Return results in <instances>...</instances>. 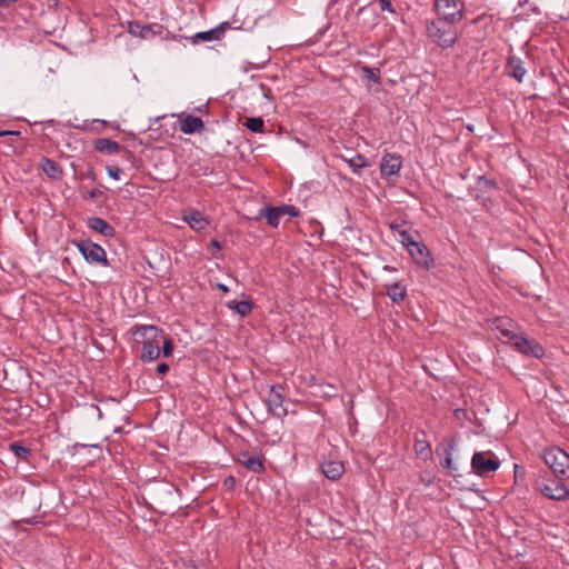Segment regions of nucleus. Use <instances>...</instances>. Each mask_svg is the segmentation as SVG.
<instances>
[{
  "instance_id": "79ce46f5",
  "label": "nucleus",
  "mask_w": 569,
  "mask_h": 569,
  "mask_svg": "<svg viewBox=\"0 0 569 569\" xmlns=\"http://www.w3.org/2000/svg\"><path fill=\"white\" fill-rule=\"evenodd\" d=\"M14 134H19V132L12 131V130H1L0 131V137L14 136Z\"/></svg>"
},
{
  "instance_id": "1a4fd4ad",
  "label": "nucleus",
  "mask_w": 569,
  "mask_h": 569,
  "mask_svg": "<svg viewBox=\"0 0 569 569\" xmlns=\"http://www.w3.org/2000/svg\"><path fill=\"white\" fill-rule=\"evenodd\" d=\"M163 26L160 23L142 24L139 21H132L128 24V32L133 37L151 40L163 32Z\"/></svg>"
},
{
  "instance_id": "aec40b11",
  "label": "nucleus",
  "mask_w": 569,
  "mask_h": 569,
  "mask_svg": "<svg viewBox=\"0 0 569 569\" xmlns=\"http://www.w3.org/2000/svg\"><path fill=\"white\" fill-rule=\"evenodd\" d=\"M42 171L51 180H60L63 176L61 167L50 158L43 157L40 164Z\"/></svg>"
},
{
  "instance_id": "39448f33",
  "label": "nucleus",
  "mask_w": 569,
  "mask_h": 569,
  "mask_svg": "<svg viewBox=\"0 0 569 569\" xmlns=\"http://www.w3.org/2000/svg\"><path fill=\"white\" fill-rule=\"evenodd\" d=\"M80 253L89 263H99L104 267L109 266L106 250L98 243L89 239H82L76 242Z\"/></svg>"
},
{
  "instance_id": "c85d7f7f",
  "label": "nucleus",
  "mask_w": 569,
  "mask_h": 569,
  "mask_svg": "<svg viewBox=\"0 0 569 569\" xmlns=\"http://www.w3.org/2000/svg\"><path fill=\"white\" fill-rule=\"evenodd\" d=\"M244 127L256 133L263 132L264 122L260 117L248 118L244 122Z\"/></svg>"
},
{
  "instance_id": "2f4dec72",
  "label": "nucleus",
  "mask_w": 569,
  "mask_h": 569,
  "mask_svg": "<svg viewBox=\"0 0 569 569\" xmlns=\"http://www.w3.org/2000/svg\"><path fill=\"white\" fill-rule=\"evenodd\" d=\"M162 353L164 357H170L172 356V352H173V349H174V346H173V342L170 338H167L162 335Z\"/></svg>"
},
{
  "instance_id": "a18cd8bd",
  "label": "nucleus",
  "mask_w": 569,
  "mask_h": 569,
  "mask_svg": "<svg viewBox=\"0 0 569 569\" xmlns=\"http://www.w3.org/2000/svg\"><path fill=\"white\" fill-rule=\"evenodd\" d=\"M421 481L426 485V486H430L433 481L432 477H428V478H425V477H421Z\"/></svg>"
},
{
  "instance_id": "393cba45",
  "label": "nucleus",
  "mask_w": 569,
  "mask_h": 569,
  "mask_svg": "<svg viewBox=\"0 0 569 569\" xmlns=\"http://www.w3.org/2000/svg\"><path fill=\"white\" fill-rule=\"evenodd\" d=\"M386 293L392 302L399 303L407 297V289L399 282L386 284Z\"/></svg>"
},
{
  "instance_id": "7ed1b4c3",
  "label": "nucleus",
  "mask_w": 569,
  "mask_h": 569,
  "mask_svg": "<svg viewBox=\"0 0 569 569\" xmlns=\"http://www.w3.org/2000/svg\"><path fill=\"white\" fill-rule=\"evenodd\" d=\"M438 18L449 23H458L465 16V3L461 0H435Z\"/></svg>"
},
{
  "instance_id": "bb28decb",
  "label": "nucleus",
  "mask_w": 569,
  "mask_h": 569,
  "mask_svg": "<svg viewBox=\"0 0 569 569\" xmlns=\"http://www.w3.org/2000/svg\"><path fill=\"white\" fill-rule=\"evenodd\" d=\"M349 168L353 173L360 176L361 170L370 166L369 161L362 154H356L355 157L347 160Z\"/></svg>"
},
{
  "instance_id": "e433bc0d",
  "label": "nucleus",
  "mask_w": 569,
  "mask_h": 569,
  "mask_svg": "<svg viewBox=\"0 0 569 569\" xmlns=\"http://www.w3.org/2000/svg\"><path fill=\"white\" fill-rule=\"evenodd\" d=\"M107 171L111 179L118 180L120 178L121 169L118 166H108Z\"/></svg>"
},
{
  "instance_id": "f8f14e48",
  "label": "nucleus",
  "mask_w": 569,
  "mask_h": 569,
  "mask_svg": "<svg viewBox=\"0 0 569 569\" xmlns=\"http://www.w3.org/2000/svg\"><path fill=\"white\" fill-rule=\"evenodd\" d=\"M505 71L508 76L515 78L519 83L523 81V78L527 73L523 61L516 56L508 57Z\"/></svg>"
},
{
  "instance_id": "a878e982",
  "label": "nucleus",
  "mask_w": 569,
  "mask_h": 569,
  "mask_svg": "<svg viewBox=\"0 0 569 569\" xmlns=\"http://www.w3.org/2000/svg\"><path fill=\"white\" fill-rule=\"evenodd\" d=\"M400 242L402 246L409 251V248H412L420 240V233L418 231L409 232L407 230L399 231Z\"/></svg>"
},
{
  "instance_id": "4468645a",
  "label": "nucleus",
  "mask_w": 569,
  "mask_h": 569,
  "mask_svg": "<svg viewBox=\"0 0 569 569\" xmlns=\"http://www.w3.org/2000/svg\"><path fill=\"white\" fill-rule=\"evenodd\" d=\"M180 130L186 134L201 132L204 129V123L201 118L192 114H183L180 117Z\"/></svg>"
},
{
  "instance_id": "6ab92c4d",
  "label": "nucleus",
  "mask_w": 569,
  "mask_h": 569,
  "mask_svg": "<svg viewBox=\"0 0 569 569\" xmlns=\"http://www.w3.org/2000/svg\"><path fill=\"white\" fill-rule=\"evenodd\" d=\"M162 338H156L154 340L144 341L141 345L140 358L142 361H154L160 356V342Z\"/></svg>"
},
{
  "instance_id": "cd10ccee",
  "label": "nucleus",
  "mask_w": 569,
  "mask_h": 569,
  "mask_svg": "<svg viewBox=\"0 0 569 569\" xmlns=\"http://www.w3.org/2000/svg\"><path fill=\"white\" fill-rule=\"evenodd\" d=\"M497 330L500 333V339H506V342H509L510 345L517 338V336L520 333L513 329L505 327L503 321H500V323L497 325Z\"/></svg>"
},
{
  "instance_id": "4be33fe9",
  "label": "nucleus",
  "mask_w": 569,
  "mask_h": 569,
  "mask_svg": "<svg viewBox=\"0 0 569 569\" xmlns=\"http://www.w3.org/2000/svg\"><path fill=\"white\" fill-rule=\"evenodd\" d=\"M93 147L97 151L106 154L118 153L121 149L120 144L117 141H113L108 138H99L94 140Z\"/></svg>"
},
{
  "instance_id": "09e8293b",
  "label": "nucleus",
  "mask_w": 569,
  "mask_h": 569,
  "mask_svg": "<svg viewBox=\"0 0 569 569\" xmlns=\"http://www.w3.org/2000/svg\"><path fill=\"white\" fill-rule=\"evenodd\" d=\"M365 10H366V8H365V7H361V8L358 10V14H361Z\"/></svg>"
},
{
  "instance_id": "f03ea898",
  "label": "nucleus",
  "mask_w": 569,
  "mask_h": 569,
  "mask_svg": "<svg viewBox=\"0 0 569 569\" xmlns=\"http://www.w3.org/2000/svg\"><path fill=\"white\" fill-rule=\"evenodd\" d=\"M543 461L557 478L568 477L569 455L559 447L547 448L543 452Z\"/></svg>"
},
{
  "instance_id": "7c9ffc66",
  "label": "nucleus",
  "mask_w": 569,
  "mask_h": 569,
  "mask_svg": "<svg viewBox=\"0 0 569 569\" xmlns=\"http://www.w3.org/2000/svg\"><path fill=\"white\" fill-rule=\"evenodd\" d=\"M362 72L368 80H370L375 83L380 82V70L378 68H371L368 66H363Z\"/></svg>"
},
{
  "instance_id": "a19ab883",
  "label": "nucleus",
  "mask_w": 569,
  "mask_h": 569,
  "mask_svg": "<svg viewBox=\"0 0 569 569\" xmlns=\"http://www.w3.org/2000/svg\"><path fill=\"white\" fill-rule=\"evenodd\" d=\"M480 183L487 188H497V183L492 179H488L486 177L480 178Z\"/></svg>"
},
{
  "instance_id": "b1692460",
  "label": "nucleus",
  "mask_w": 569,
  "mask_h": 569,
  "mask_svg": "<svg viewBox=\"0 0 569 569\" xmlns=\"http://www.w3.org/2000/svg\"><path fill=\"white\" fill-rule=\"evenodd\" d=\"M281 211L279 207H266L259 211V216L264 217L271 227L277 228L283 217Z\"/></svg>"
},
{
  "instance_id": "37998d69",
  "label": "nucleus",
  "mask_w": 569,
  "mask_h": 569,
  "mask_svg": "<svg viewBox=\"0 0 569 569\" xmlns=\"http://www.w3.org/2000/svg\"><path fill=\"white\" fill-rule=\"evenodd\" d=\"M400 227L401 226L398 222H396V221H392V222L389 223V228L391 230H393V231H397L398 233H399L400 230H402Z\"/></svg>"
},
{
  "instance_id": "412c9836",
  "label": "nucleus",
  "mask_w": 569,
  "mask_h": 569,
  "mask_svg": "<svg viewBox=\"0 0 569 569\" xmlns=\"http://www.w3.org/2000/svg\"><path fill=\"white\" fill-rule=\"evenodd\" d=\"M322 473L330 480H338L345 472V466L341 461H328L321 466Z\"/></svg>"
},
{
  "instance_id": "49530a36",
  "label": "nucleus",
  "mask_w": 569,
  "mask_h": 569,
  "mask_svg": "<svg viewBox=\"0 0 569 569\" xmlns=\"http://www.w3.org/2000/svg\"><path fill=\"white\" fill-rule=\"evenodd\" d=\"M211 246L218 250H221V244L217 239L211 240Z\"/></svg>"
},
{
  "instance_id": "8fccbe9b",
  "label": "nucleus",
  "mask_w": 569,
  "mask_h": 569,
  "mask_svg": "<svg viewBox=\"0 0 569 569\" xmlns=\"http://www.w3.org/2000/svg\"><path fill=\"white\" fill-rule=\"evenodd\" d=\"M329 387H330V388H327V391H330V389H333V390H335L333 386H329Z\"/></svg>"
},
{
  "instance_id": "c03bdc74",
  "label": "nucleus",
  "mask_w": 569,
  "mask_h": 569,
  "mask_svg": "<svg viewBox=\"0 0 569 569\" xmlns=\"http://www.w3.org/2000/svg\"><path fill=\"white\" fill-rule=\"evenodd\" d=\"M18 0H0V6L8 7L12 3H16Z\"/></svg>"
},
{
  "instance_id": "f3484780",
  "label": "nucleus",
  "mask_w": 569,
  "mask_h": 569,
  "mask_svg": "<svg viewBox=\"0 0 569 569\" xmlns=\"http://www.w3.org/2000/svg\"><path fill=\"white\" fill-rule=\"evenodd\" d=\"M237 461L254 473L264 472V465L262 458L252 457L247 451L239 452Z\"/></svg>"
},
{
  "instance_id": "de8ad7c7",
  "label": "nucleus",
  "mask_w": 569,
  "mask_h": 569,
  "mask_svg": "<svg viewBox=\"0 0 569 569\" xmlns=\"http://www.w3.org/2000/svg\"><path fill=\"white\" fill-rule=\"evenodd\" d=\"M217 288L219 290L223 291V292H228L229 291V288L226 284H223V283H218Z\"/></svg>"
},
{
  "instance_id": "4c0bfd02",
  "label": "nucleus",
  "mask_w": 569,
  "mask_h": 569,
  "mask_svg": "<svg viewBox=\"0 0 569 569\" xmlns=\"http://www.w3.org/2000/svg\"><path fill=\"white\" fill-rule=\"evenodd\" d=\"M223 488L231 491L236 488V478L233 476H228L223 480Z\"/></svg>"
},
{
  "instance_id": "ea45409f",
  "label": "nucleus",
  "mask_w": 569,
  "mask_h": 569,
  "mask_svg": "<svg viewBox=\"0 0 569 569\" xmlns=\"http://www.w3.org/2000/svg\"><path fill=\"white\" fill-rule=\"evenodd\" d=\"M169 369L170 367L168 363L161 362L157 366L156 371L159 376H164L166 373H168Z\"/></svg>"
},
{
  "instance_id": "dca6fc26",
  "label": "nucleus",
  "mask_w": 569,
  "mask_h": 569,
  "mask_svg": "<svg viewBox=\"0 0 569 569\" xmlns=\"http://www.w3.org/2000/svg\"><path fill=\"white\" fill-rule=\"evenodd\" d=\"M87 226L106 238L116 236V229L102 218L90 217L87 219Z\"/></svg>"
},
{
  "instance_id": "423d86ee",
  "label": "nucleus",
  "mask_w": 569,
  "mask_h": 569,
  "mask_svg": "<svg viewBox=\"0 0 569 569\" xmlns=\"http://www.w3.org/2000/svg\"><path fill=\"white\" fill-rule=\"evenodd\" d=\"M561 479L562 478H558V480H541L537 482V489L551 500H565L569 497V490Z\"/></svg>"
},
{
  "instance_id": "473e14b6",
  "label": "nucleus",
  "mask_w": 569,
  "mask_h": 569,
  "mask_svg": "<svg viewBox=\"0 0 569 569\" xmlns=\"http://www.w3.org/2000/svg\"><path fill=\"white\" fill-rule=\"evenodd\" d=\"M279 208L280 210H282L281 212L283 213V216L288 214L290 217H298L300 213L299 209L291 204H282L279 206Z\"/></svg>"
},
{
  "instance_id": "72a5a7b5",
  "label": "nucleus",
  "mask_w": 569,
  "mask_h": 569,
  "mask_svg": "<svg viewBox=\"0 0 569 569\" xmlns=\"http://www.w3.org/2000/svg\"><path fill=\"white\" fill-rule=\"evenodd\" d=\"M442 467L446 468V469H449L450 470V473L452 476H455L453 471L457 470V467L453 466L452 463V458H451V452L450 450L448 449L447 450V455H446V458L443 459V461L441 462Z\"/></svg>"
},
{
  "instance_id": "3c124183",
  "label": "nucleus",
  "mask_w": 569,
  "mask_h": 569,
  "mask_svg": "<svg viewBox=\"0 0 569 569\" xmlns=\"http://www.w3.org/2000/svg\"><path fill=\"white\" fill-rule=\"evenodd\" d=\"M329 387H330V388H327V391H330V389H333V390H335L333 386H329Z\"/></svg>"
},
{
  "instance_id": "c9c22d12",
  "label": "nucleus",
  "mask_w": 569,
  "mask_h": 569,
  "mask_svg": "<svg viewBox=\"0 0 569 569\" xmlns=\"http://www.w3.org/2000/svg\"><path fill=\"white\" fill-rule=\"evenodd\" d=\"M103 194L102 190L96 188V189H91V190H88L84 194H83V198L84 199H99L101 196Z\"/></svg>"
},
{
  "instance_id": "20e7f679",
  "label": "nucleus",
  "mask_w": 569,
  "mask_h": 569,
  "mask_svg": "<svg viewBox=\"0 0 569 569\" xmlns=\"http://www.w3.org/2000/svg\"><path fill=\"white\" fill-rule=\"evenodd\" d=\"M500 467L499 458L492 451L475 452L471 458V468L479 477H487Z\"/></svg>"
},
{
  "instance_id": "a211bd4d",
  "label": "nucleus",
  "mask_w": 569,
  "mask_h": 569,
  "mask_svg": "<svg viewBox=\"0 0 569 569\" xmlns=\"http://www.w3.org/2000/svg\"><path fill=\"white\" fill-rule=\"evenodd\" d=\"M183 220L194 231H202L209 226V219L198 210H191L183 214Z\"/></svg>"
},
{
  "instance_id": "58836bf2",
  "label": "nucleus",
  "mask_w": 569,
  "mask_h": 569,
  "mask_svg": "<svg viewBox=\"0 0 569 569\" xmlns=\"http://www.w3.org/2000/svg\"><path fill=\"white\" fill-rule=\"evenodd\" d=\"M378 1L380 2V7H381L382 11H388V12H391V13L395 12V9H393V6L391 3V0H378Z\"/></svg>"
},
{
  "instance_id": "ddd939ff",
  "label": "nucleus",
  "mask_w": 569,
  "mask_h": 569,
  "mask_svg": "<svg viewBox=\"0 0 569 569\" xmlns=\"http://www.w3.org/2000/svg\"><path fill=\"white\" fill-rule=\"evenodd\" d=\"M133 337L138 345H143L144 341L162 338V330L154 326H138L133 331Z\"/></svg>"
},
{
  "instance_id": "9d476101",
  "label": "nucleus",
  "mask_w": 569,
  "mask_h": 569,
  "mask_svg": "<svg viewBox=\"0 0 569 569\" xmlns=\"http://www.w3.org/2000/svg\"><path fill=\"white\" fill-rule=\"evenodd\" d=\"M408 253L412 258L413 262L425 270H430L435 266V260L431 257L428 247L422 241H419L412 248H409Z\"/></svg>"
},
{
  "instance_id": "0eeeda50",
  "label": "nucleus",
  "mask_w": 569,
  "mask_h": 569,
  "mask_svg": "<svg viewBox=\"0 0 569 569\" xmlns=\"http://www.w3.org/2000/svg\"><path fill=\"white\" fill-rule=\"evenodd\" d=\"M511 346L520 353L540 359L545 355L542 346L528 335L520 332Z\"/></svg>"
},
{
  "instance_id": "6e6552de",
  "label": "nucleus",
  "mask_w": 569,
  "mask_h": 569,
  "mask_svg": "<svg viewBox=\"0 0 569 569\" xmlns=\"http://www.w3.org/2000/svg\"><path fill=\"white\" fill-rule=\"evenodd\" d=\"M266 402L269 413L273 417L281 419L288 415V410L283 406V387L281 385L270 386Z\"/></svg>"
},
{
  "instance_id": "f704fd0d",
  "label": "nucleus",
  "mask_w": 569,
  "mask_h": 569,
  "mask_svg": "<svg viewBox=\"0 0 569 569\" xmlns=\"http://www.w3.org/2000/svg\"><path fill=\"white\" fill-rule=\"evenodd\" d=\"M415 451L418 453V455H423L425 452L427 451H430V446L427 441L425 440H417L415 442Z\"/></svg>"
},
{
  "instance_id": "2eb2a0df",
  "label": "nucleus",
  "mask_w": 569,
  "mask_h": 569,
  "mask_svg": "<svg viewBox=\"0 0 569 569\" xmlns=\"http://www.w3.org/2000/svg\"><path fill=\"white\" fill-rule=\"evenodd\" d=\"M229 28L230 23L228 21L221 22L219 26L211 30L196 33L192 38V42L197 43L198 41L220 40L223 37L224 31Z\"/></svg>"
},
{
  "instance_id": "5701e85b",
  "label": "nucleus",
  "mask_w": 569,
  "mask_h": 569,
  "mask_svg": "<svg viewBox=\"0 0 569 569\" xmlns=\"http://www.w3.org/2000/svg\"><path fill=\"white\" fill-rule=\"evenodd\" d=\"M253 306L254 305L250 299L242 301L230 300L227 302V308L241 317H247L251 313Z\"/></svg>"
},
{
  "instance_id": "c756f323",
  "label": "nucleus",
  "mask_w": 569,
  "mask_h": 569,
  "mask_svg": "<svg viewBox=\"0 0 569 569\" xmlns=\"http://www.w3.org/2000/svg\"><path fill=\"white\" fill-rule=\"evenodd\" d=\"M10 450L16 455L17 458L27 460L31 453V450L19 442L10 443Z\"/></svg>"
},
{
  "instance_id": "f257e3e1",
  "label": "nucleus",
  "mask_w": 569,
  "mask_h": 569,
  "mask_svg": "<svg viewBox=\"0 0 569 569\" xmlns=\"http://www.w3.org/2000/svg\"><path fill=\"white\" fill-rule=\"evenodd\" d=\"M456 23L437 18L427 22L426 31L429 38L441 49L452 48L458 41L459 34L455 29Z\"/></svg>"
},
{
  "instance_id": "9b49d317",
  "label": "nucleus",
  "mask_w": 569,
  "mask_h": 569,
  "mask_svg": "<svg viewBox=\"0 0 569 569\" xmlns=\"http://www.w3.org/2000/svg\"><path fill=\"white\" fill-rule=\"evenodd\" d=\"M402 159L399 154L387 153L382 157L380 163V172L382 176H397L401 169Z\"/></svg>"
}]
</instances>
